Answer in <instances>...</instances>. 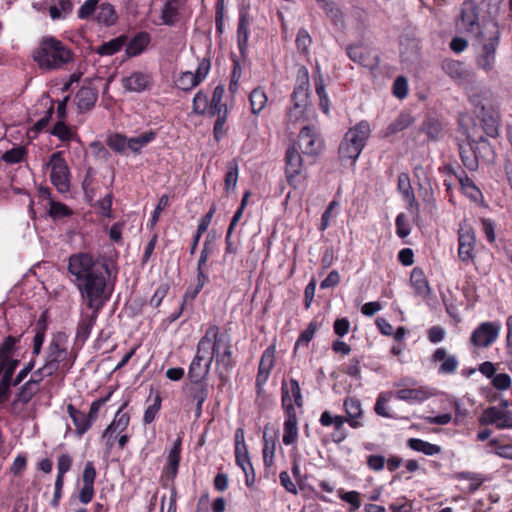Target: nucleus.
Masks as SVG:
<instances>
[{
	"mask_svg": "<svg viewBox=\"0 0 512 512\" xmlns=\"http://www.w3.org/2000/svg\"><path fill=\"white\" fill-rule=\"evenodd\" d=\"M458 25L475 37L480 46L477 65L486 72L494 68L496 49L500 42V29L495 21H480V8L476 0H465L462 4Z\"/></svg>",
	"mask_w": 512,
	"mask_h": 512,
	"instance_id": "1",
	"label": "nucleus"
},
{
	"mask_svg": "<svg viewBox=\"0 0 512 512\" xmlns=\"http://www.w3.org/2000/svg\"><path fill=\"white\" fill-rule=\"evenodd\" d=\"M97 264V260L86 252L74 253L68 259V271L75 277L74 283L82 298L88 307L95 308L101 304V297L107 296L106 278Z\"/></svg>",
	"mask_w": 512,
	"mask_h": 512,
	"instance_id": "2",
	"label": "nucleus"
},
{
	"mask_svg": "<svg viewBox=\"0 0 512 512\" xmlns=\"http://www.w3.org/2000/svg\"><path fill=\"white\" fill-rule=\"evenodd\" d=\"M475 107V114L479 124L475 123L479 133L484 136L497 138L499 136L500 116L497 108L493 106V96L490 90H483L470 97Z\"/></svg>",
	"mask_w": 512,
	"mask_h": 512,
	"instance_id": "3",
	"label": "nucleus"
},
{
	"mask_svg": "<svg viewBox=\"0 0 512 512\" xmlns=\"http://www.w3.org/2000/svg\"><path fill=\"white\" fill-rule=\"evenodd\" d=\"M33 59L41 69L55 70L71 62L73 53L56 38L45 37L33 52Z\"/></svg>",
	"mask_w": 512,
	"mask_h": 512,
	"instance_id": "4",
	"label": "nucleus"
},
{
	"mask_svg": "<svg viewBox=\"0 0 512 512\" xmlns=\"http://www.w3.org/2000/svg\"><path fill=\"white\" fill-rule=\"evenodd\" d=\"M210 340V353L216 365L228 373L235 366L231 339L227 333H220L219 327L211 325L207 328L205 335Z\"/></svg>",
	"mask_w": 512,
	"mask_h": 512,
	"instance_id": "5",
	"label": "nucleus"
},
{
	"mask_svg": "<svg viewBox=\"0 0 512 512\" xmlns=\"http://www.w3.org/2000/svg\"><path fill=\"white\" fill-rule=\"evenodd\" d=\"M293 107L287 112V119L289 122L295 123L300 120L309 104V77L308 70L302 67L299 70L297 84L291 95Z\"/></svg>",
	"mask_w": 512,
	"mask_h": 512,
	"instance_id": "6",
	"label": "nucleus"
},
{
	"mask_svg": "<svg viewBox=\"0 0 512 512\" xmlns=\"http://www.w3.org/2000/svg\"><path fill=\"white\" fill-rule=\"evenodd\" d=\"M209 353L210 340L208 336H203L197 344L196 355L188 369V378L191 382L204 381L208 376L213 362V356H209Z\"/></svg>",
	"mask_w": 512,
	"mask_h": 512,
	"instance_id": "7",
	"label": "nucleus"
},
{
	"mask_svg": "<svg viewBox=\"0 0 512 512\" xmlns=\"http://www.w3.org/2000/svg\"><path fill=\"white\" fill-rule=\"evenodd\" d=\"M51 168L50 180L60 193H66L70 189V170L67 162L63 158V152L57 151L50 156L49 163Z\"/></svg>",
	"mask_w": 512,
	"mask_h": 512,
	"instance_id": "8",
	"label": "nucleus"
},
{
	"mask_svg": "<svg viewBox=\"0 0 512 512\" xmlns=\"http://www.w3.org/2000/svg\"><path fill=\"white\" fill-rule=\"evenodd\" d=\"M463 133L469 145L473 146L479 159L493 162L495 159V151L491 143L486 139V136L479 133V129L476 124L472 127H466Z\"/></svg>",
	"mask_w": 512,
	"mask_h": 512,
	"instance_id": "9",
	"label": "nucleus"
},
{
	"mask_svg": "<svg viewBox=\"0 0 512 512\" xmlns=\"http://www.w3.org/2000/svg\"><path fill=\"white\" fill-rule=\"evenodd\" d=\"M500 330L501 324L499 322H482L472 332L470 342L475 347L487 348L496 341Z\"/></svg>",
	"mask_w": 512,
	"mask_h": 512,
	"instance_id": "10",
	"label": "nucleus"
},
{
	"mask_svg": "<svg viewBox=\"0 0 512 512\" xmlns=\"http://www.w3.org/2000/svg\"><path fill=\"white\" fill-rule=\"evenodd\" d=\"M476 236L471 226L460 224L458 230V256L461 261L470 263L474 259Z\"/></svg>",
	"mask_w": 512,
	"mask_h": 512,
	"instance_id": "11",
	"label": "nucleus"
},
{
	"mask_svg": "<svg viewBox=\"0 0 512 512\" xmlns=\"http://www.w3.org/2000/svg\"><path fill=\"white\" fill-rule=\"evenodd\" d=\"M281 402L284 411L296 412L294 404L300 408L303 406L301 389L296 379L291 378L289 381H282Z\"/></svg>",
	"mask_w": 512,
	"mask_h": 512,
	"instance_id": "12",
	"label": "nucleus"
},
{
	"mask_svg": "<svg viewBox=\"0 0 512 512\" xmlns=\"http://www.w3.org/2000/svg\"><path fill=\"white\" fill-rule=\"evenodd\" d=\"M413 384L414 381L408 378L396 382L395 386L399 389L395 393V397L409 403H421L431 396L424 387L410 388L409 386Z\"/></svg>",
	"mask_w": 512,
	"mask_h": 512,
	"instance_id": "13",
	"label": "nucleus"
},
{
	"mask_svg": "<svg viewBox=\"0 0 512 512\" xmlns=\"http://www.w3.org/2000/svg\"><path fill=\"white\" fill-rule=\"evenodd\" d=\"M250 17H249V8L247 6H242L239 9V20L237 26V46L240 52V55L243 59L247 57L248 53V41L250 35Z\"/></svg>",
	"mask_w": 512,
	"mask_h": 512,
	"instance_id": "14",
	"label": "nucleus"
},
{
	"mask_svg": "<svg viewBox=\"0 0 512 512\" xmlns=\"http://www.w3.org/2000/svg\"><path fill=\"white\" fill-rule=\"evenodd\" d=\"M275 350V346H269L262 353L256 376V388L258 394L262 392L264 385L269 379L271 370L274 367Z\"/></svg>",
	"mask_w": 512,
	"mask_h": 512,
	"instance_id": "15",
	"label": "nucleus"
},
{
	"mask_svg": "<svg viewBox=\"0 0 512 512\" xmlns=\"http://www.w3.org/2000/svg\"><path fill=\"white\" fill-rule=\"evenodd\" d=\"M299 147L306 155H317L322 148V139L316 129L304 126L299 133Z\"/></svg>",
	"mask_w": 512,
	"mask_h": 512,
	"instance_id": "16",
	"label": "nucleus"
},
{
	"mask_svg": "<svg viewBox=\"0 0 512 512\" xmlns=\"http://www.w3.org/2000/svg\"><path fill=\"white\" fill-rule=\"evenodd\" d=\"M286 162V179L289 185L294 188L298 185V177L302 168V157L295 146H289L285 155Z\"/></svg>",
	"mask_w": 512,
	"mask_h": 512,
	"instance_id": "17",
	"label": "nucleus"
},
{
	"mask_svg": "<svg viewBox=\"0 0 512 512\" xmlns=\"http://www.w3.org/2000/svg\"><path fill=\"white\" fill-rule=\"evenodd\" d=\"M482 423L495 425L498 429L512 428V411L492 406L484 410Z\"/></svg>",
	"mask_w": 512,
	"mask_h": 512,
	"instance_id": "18",
	"label": "nucleus"
},
{
	"mask_svg": "<svg viewBox=\"0 0 512 512\" xmlns=\"http://www.w3.org/2000/svg\"><path fill=\"white\" fill-rule=\"evenodd\" d=\"M121 82L125 90L140 93L151 88L153 78L149 73L134 71L129 76L122 78Z\"/></svg>",
	"mask_w": 512,
	"mask_h": 512,
	"instance_id": "19",
	"label": "nucleus"
},
{
	"mask_svg": "<svg viewBox=\"0 0 512 512\" xmlns=\"http://www.w3.org/2000/svg\"><path fill=\"white\" fill-rule=\"evenodd\" d=\"M108 296L101 297V304L98 308L89 307L92 309L91 314H82L81 318L78 322L77 331H76V339L77 341L85 342L91 333V330L96 322L99 311L104 306Z\"/></svg>",
	"mask_w": 512,
	"mask_h": 512,
	"instance_id": "20",
	"label": "nucleus"
},
{
	"mask_svg": "<svg viewBox=\"0 0 512 512\" xmlns=\"http://www.w3.org/2000/svg\"><path fill=\"white\" fill-rule=\"evenodd\" d=\"M370 132L371 129L369 123L367 121H360L348 130L344 139L362 151L366 145L367 139L369 138Z\"/></svg>",
	"mask_w": 512,
	"mask_h": 512,
	"instance_id": "21",
	"label": "nucleus"
},
{
	"mask_svg": "<svg viewBox=\"0 0 512 512\" xmlns=\"http://www.w3.org/2000/svg\"><path fill=\"white\" fill-rule=\"evenodd\" d=\"M19 365V360L12 359L3 369V376L0 381V404L6 402L10 396V387L13 386V374Z\"/></svg>",
	"mask_w": 512,
	"mask_h": 512,
	"instance_id": "22",
	"label": "nucleus"
},
{
	"mask_svg": "<svg viewBox=\"0 0 512 512\" xmlns=\"http://www.w3.org/2000/svg\"><path fill=\"white\" fill-rule=\"evenodd\" d=\"M458 150L463 166L469 171H477L479 168V158L473 146L469 145V140L458 143Z\"/></svg>",
	"mask_w": 512,
	"mask_h": 512,
	"instance_id": "23",
	"label": "nucleus"
},
{
	"mask_svg": "<svg viewBox=\"0 0 512 512\" xmlns=\"http://www.w3.org/2000/svg\"><path fill=\"white\" fill-rule=\"evenodd\" d=\"M432 360L442 362L438 369L439 374H453L458 367L457 358L454 355L448 356L445 348H438L434 352Z\"/></svg>",
	"mask_w": 512,
	"mask_h": 512,
	"instance_id": "24",
	"label": "nucleus"
},
{
	"mask_svg": "<svg viewBox=\"0 0 512 512\" xmlns=\"http://www.w3.org/2000/svg\"><path fill=\"white\" fill-rule=\"evenodd\" d=\"M189 393L191 399L196 402L195 416L198 418L201 416L203 403L209 395L208 386L204 381L191 382Z\"/></svg>",
	"mask_w": 512,
	"mask_h": 512,
	"instance_id": "25",
	"label": "nucleus"
},
{
	"mask_svg": "<svg viewBox=\"0 0 512 512\" xmlns=\"http://www.w3.org/2000/svg\"><path fill=\"white\" fill-rule=\"evenodd\" d=\"M344 410L348 416V423L353 428H359L362 426V423L357 419L362 416V408L361 403L357 398L347 397L344 401Z\"/></svg>",
	"mask_w": 512,
	"mask_h": 512,
	"instance_id": "26",
	"label": "nucleus"
},
{
	"mask_svg": "<svg viewBox=\"0 0 512 512\" xmlns=\"http://www.w3.org/2000/svg\"><path fill=\"white\" fill-rule=\"evenodd\" d=\"M98 94L94 88L82 87L76 94L75 101L80 111L92 109L97 101Z\"/></svg>",
	"mask_w": 512,
	"mask_h": 512,
	"instance_id": "27",
	"label": "nucleus"
},
{
	"mask_svg": "<svg viewBox=\"0 0 512 512\" xmlns=\"http://www.w3.org/2000/svg\"><path fill=\"white\" fill-rule=\"evenodd\" d=\"M286 419L284 422L283 443L292 445L298 438L297 416L296 412L285 411Z\"/></svg>",
	"mask_w": 512,
	"mask_h": 512,
	"instance_id": "28",
	"label": "nucleus"
},
{
	"mask_svg": "<svg viewBox=\"0 0 512 512\" xmlns=\"http://www.w3.org/2000/svg\"><path fill=\"white\" fill-rule=\"evenodd\" d=\"M410 282L416 295L424 298L428 297L431 292V288L422 269L416 267L412 270Z\"/></svg>",
	"mask_w": 512,
	"mask_h": 512,
	"instance_id": "29",
	"label": "nucleus"
},
{
	"mask_svg": "<svg viewBox=\"0 0 512 512\" xmlns=\"http://www.w3.org/2000/svg\"><path fill=\"white\" fill-rule=\"evenodd\" d=\"M67 413L73 421L77 435L82 436L90 429L91 423L89 418H87L86 414L78 410L74 405H67Z\"/></svg>",
	"mask_w": 512,
	"mask_h": 512,
	"instance_id": "30",
	"label": "nucleus"
},
{
	"mask_svg": "<svg viewBox=\"0 0 512 512\" xmlns=\"http://www.w3.org/2000/svg\"><path fill=\"white\" fill-rule=\"evenodd\" d=\"M151 37L147 32L137 33L126 45V54L134 57L141 54L150 43Z\"/></svg>",
	"mask_w": 512,
	"mask_h": 512,
	"instance_id": "31",
	"label": "nucleus"
},
{
	"mask_svg": "<svg viewBox=\"0 0 512 512\" xmlns=\"http://www.w3.org/2000/svg\"><path fill=\"white\" fill-rule=\"evenodd\" d=\"M442 70L454 81H462L466 78V68L463 62L445 59L442 62Z\"/></svg>",
	"mask_w": 512,
	"mask_h": 512,
	"instance_id": "32",
	"label": "nucleus"
},
{
	"mask_svg": "<svg viewBox=\"0 0 512 512\" xmlns=\"http://www.w3.org/2000/svg\"><path fill=\"white\" fill-rule=\"evenodd\" d=\"M64 335L59 333L53 337L49 346L46 358L66 363L67 350L63 346Z\"/></svg>",
	"mask_w": 512,
	"mask_h": 512,
	"instance_id": "33",
	"label": "nucleus"
},
{
	"mask_svg": "<svg viewBox=\"0 0 512 512\" xmlns=\"http://www.w3.org/2000/svg\"><path fill=\"white\" fill-rule=\"evenodd\" d=\"M236 464L242 469L245 474V483L248 487H251L255 482V472L253 465L250 461L249 452H240L235 454Z\"/></svg>",
	"mask_w": 512,
	"mask_h": 512,
	"instance_id": "34",
	"label": "nucleus"
},
{
	"mask_svg": "<svg viewBox=\"0 0 512 512\" xmlns=\"http://www.w3.org/2000/svg\"><path fill=\"white\" fill-rule=\"evenodd\" d=\"M225 88L223 85H217L214 88L212 98L209 101L208 107V115L214 117L216 114H221L223 109H225V113H228V108L225 103H222L224 96Z\"/></svg>",
	"mask_w": 512,
	"mask_h": 512,
	"instance_id": "35",
	"label": "nucleus"
},
{
	"mask_svg": "<svg viewBox=\"0 0 512 512\" xmlns=\"http://www.w3.org/2000/svg\"><path fill=\"white\" fill-rule=\"evenodd\" d=\"M414 122V118L407 112H401L397 118L390 123L385 129L384 135L386 137L395 135L407 129Z\"/></svg>",
	"mask_w": 512,
	"mask_h": 512,
	"instance_id": "36",
	"label": "nucleus"
},
{
	"mask_svg": "<svg viewBox=\"0 0 512 512\" xmlns=\"http://www.w3.org/2000/svg\"><path fill=\"white\" fill-rule=\"evenodd\" d=\"M180 452H181V440L178 439L173 447L170 449L168 454V461L165 467L166 474L172 479L176 477L178 473L180 463Z\"/></svg>",
	"mask_w": 512,
	"mask_h": 512,
	"instance_id": "37",
	"label": "nucleus"
},
{
	"mask_svg": "<svg viewBox=\"0 0 512 512\" xmlns=\"http://www.w3.org/2000/svg\"><path fill=\"white\" fill-rule=\"evenodd\" d=\"M40 391V387L35 385L34 381L25 382L18 390L13 405L21 403L22 405L28 404L32 398Z\"/></svg>",
	"mask_w": 512,
	"mask_h": 512,
	"instance_id": "38",
	"label": "nucleus"
},
{
	"mask_svg": "<svg viewBox=\"0 0 512 512\" xmlns=\"http://www.w3.org/2000/svg\"><path fill=\"white\" fill-rule=\"evenodd\" d=\"M447 169L455 175V177L458 179L462 189L469 194L471 197H476L480 194V190L475 185L473 180L467 175V173L459 169V171H455L452 167L448 166Z\"/></svg>",
	"mask_w": 512,
	"mask_h": 512,
	"instance_id": "39",
	"label": "nucleus"
},
{
	"mask_svg": "<svg viewBox=\"0 0 512 512\" xmlns=\"http://www.w3.org/2000/svg\"><path fill=\"white\" fill-rule=\"evenodd\" d=\"M156 138L155 131H146L136 137H128V149L133 153H140L141 149L146 147Z\"/></svg>",
	"mask_w": 512,
	"mask_h": 512,
	"instance_id": "40",
	"label": "nucleus"
},
{
	"mask_svg": "<svg viewBox=\"0 0 512 512\" xmlns=\"http://www.w3.org/2000/svg\"><path fill=\"white\" fill-rule=\"evenodd\" d=\"M407 445L412 450L417 451V452H422L423 454L428 455V456H433V455L439 454L441 452L440 446L426 442V441H424L422 439H418V438L409 439L407 442Z\"/></svg>",
	"mask_w": 512,
	"mask_h": 512,
	"instance_id": "41",
	"label": "nucleus"
},
{
	"mask_svg": "<svg viewBox=\"0 0 512 512\" xmlns=\"http://www.w3.org/2000/svg\"><path fill=\"white\" fill-rule=\"evenodd\" d=\"M122 408H123V407H121V408L117 411V413H116V415H115V417H114L113 421H112V422H111V424H110V425L105 429V431H104V436H107V435H109V434H111V433H115V432H117V433H121V432H123L124 430H126V428L128 427V425H129V421H130V416H129V414H128V413H123V412H122Z\"/></svg>",
	"mask_w": 512,
	"mask_h": 512,
	"instance_id": "42",
	"label": "nucleus"
},
{
	"mask_svg": "<svg viewBox=\"0 0 512 512\" xmlns=\"http://www.w3.org/2000/svg\"><path fill=\"white\" fill-rule=\"evenodd\" d=\"M96 20L105 26L113 25L117 20L113 5L110 3H101L97 9Z\"/></svg>",
	"mask_w": 512,
	"mask_h": 512,
	"instance_id": "43",
	"label": "nucleus"
},
{
	"mask_svg": "<svg viewBox=\"0 0 512 512\" xmlns=\"http://www.w3.org/2000/svg\"><path fill=\"white\" fill-rule=\"evenodd\" d=\"M126 43V37L125 36H119L117 38L111 39L108 42H104L100 46H98L95 51L97 54L101 56H108V55H114L118 51L121 50V48Z\"/></svg>",
	"mask_w": 512,
	"mask_h": 512,
	"instance_id": "44",
	"label": "nucleus"
},
{
	"mask_svg": "<svg viewBox=\"0 0 512 512\" xmlns=\"http://www.w3.org/2000/svg\"><path fill=\"white\" fill-rule=\"evenodd\" d=\"M239 168L235 159L227 164V172L224 179V188L227 193L235 191L238 181Z\"/></svg>",
	"mask_w": 512,
	"mask_h": 512,
	"instance_id": "45",
	"label": "nucleus"
},
{
	"mask_svg": "<svg viewBox=\"0 0 512 512\" xmlns=\"http://www.w3.org/2000/svg\"><path fill=\"white\" fill-rule=\"evenodd\" d=\"M391 396H392L391 392L379 394V396L377 397L375 406H374V411L377 415L385 417V418H392V419L397 418V415L395 413L391 412L388 407V402H389Z\"/></svg>",
	"mask_w": 512,
	"mask_h": 512,
	"instance_id": "46",
	"label": "nucleus"
},
{
	"mask_svg": "<svg viewBox=\"0 0 512 512\" xmlns=\"http://www.w3.org/2000/svg\"><path fill=\"white\" fill-rule=\"evenodd\" d=\"M421 130L431 141H437L442 136V124L438 119L427 118L423 123Z\"/></svg>",
	"mask_w": 512,
	"mask_h": 512,
	"instance_id": "47",
	"label": "nucleus"
},
{
	"mask_svg": "<svg viewBox=\"0 0 512 512\" xmlns=\"http://www.w3.org/2000/svg\"><path fill=\"white\" fill-rule=\"evenodd\" d=\"M178 16V1L169 0L166 1L161 13V24L172 26L175 24Z\"/></svg>",
	"mask_w": 512,
	"mask_h": 512,
	"instance_id": "48",
	"label": "nucleus"
},
{
	"mask_svg": "<svg viewBox=\"0 0 512 512\" xmlns=\"http://www.w3.org/2000/svg\"><path fill=\"white\" fill-rule=\"evenodd\" d=\"M35 336L33 338V355L37 356L40 354L42 345L45 340V332H46V321H45V315L42 314L40 319L37 321L35 326Z\"/></svg>",
	"mask_w": 512,
	"mask_h": 512,
	"instance_id": "49",
	"label": "nucleus"
},
{
	"mask_svg": "<svg viewBox=\"0 0 512 512\" xmlns=\"http://www.w3.org/2000/svg\"><path fill=\"white\" fill-rule=\"evenodd\" d=\"M249 100L251 103L252 113L257 115L264 109L268 98L263 89L255 88L250 93Z\"/></svg>",
	"mask_w": 512,
	"mask_h": 512,
	"instance_id": "50",
	"label": "nucleus"
},
{
	"mask_svg": "<svg viewBox=\"0 0 512 512\" xmlns=\"http://www.w3.org/2000/svg\"><path fill=\"white\" fill-rule=\"evenodd\" d=\"M454 477L457 480L470 481V484L467 489L469 493H473L476 490H478L484 482L483 476L481 474L474 473V472L462 471V472L456 473Z\"/></svg>",
	"mask_w": 512,
	"mask_h": 512,
	"instance_id": "51",
	"label": "nucleus"
},
{
	"mask_svg": "<svg viewBox=\"0 0 512 512\" xmlns=\"http://www.w3.org/2000/svg\"><path fill=\"white\" fill-rule=\"evenodd\" d=\"M318 6L323 9L332 22L338 23L342 19V12L333 0H316Z\"/></svg>",
	"mask_w": 512,
	"mask_h": 512,
	"instance_id": "52",
	"label": "nucleus"
},
{
	"mask_svg": "<svg viewBox=\"0 0 512 512\" xmlns=\"http://www.w3.org/2000/svg\"><path fill=\"white\" fill-rule=\"evenodd\" d=\"M338 152L341 160H350L352 163H355L362 151L343 139L339 146Z\"/></svg>",
	"mask_w": 512,
	"mask_h": 512,
	"instance_id": "53",
	"label": "nucleus"
},
{
	"mask_svg": "<svg viewBox=\"0 0 512 512\" xmlns=\"http://www.w3.org/2000/svg\"><path fill=\"white\" fill-rule=\"evenodd\" d=\"M209 99L207 94L202 91H198L192 101L193 112L198 115L208 114Z\"/></svg>",
	"mask_w": 512,
	"mask_h": 512,
	"instance_id": "54",
	"label": "nucleus"
},
{
	"mask_svg": "<svg viewBox=\"0 0 512 512\" xmlns=\"http://www.w3.org/2000/svg\"><path fill=\"white\" fill-rule=\"evenodd\" d=\"M349 58L360 65L368 66L365 48L362 45H351L347 48Z\"/></svg>",
	"mask_w": 512,
	"mask_h": 512,
	"instance_id": "55",
	"label": "nucleus"
},
{
	"mask_svg": "<svg viewBox=\"0 0 512 512\" xmlns=\"http://www.w3.org/2000/svg\"><path fill=\"white\" fill-rule=\"evenodd\" d=\"M51 134L58 137L61 141H70L76 138V134L63 121H58L54 125Z\"/></svg>",
	"mask_w": 512,
	"mask_h": 512,
	"instance_id": "56",
	"label": "nucleus"
},
{
	"mask_svg": "<svg viewBox=\"0 0 512 512\" xmlns=\"http://www.w3.org/2000/svg\"><path fill=\"white\" fill-rule=\"evenodd\" d=\"M73 363H63L56 360H51L46 358L45 363L41 367L46 377L54 375L60 368L65 371H68Z\"/></svg>",
	"mask_w": 512,
	"mask_h": 512,
	"instance_id": "57",
	"label": "nucleus"
},
{
	"mask_svg": "<svg viewBox=\"0 0 512 512\" xmlns=\"http://www.w3.org/2000/svg\"><path fill=\"white\" fill-rule=\"evenodd\" d=\"M73 363H63L56 360H51L46 358L45 363L41 367L46 377L54 375L60 368L65 371H68Z\"/></svg>",
	"mask_w": 512,
	"mask_h": 512,
	"instance_id": "58",
	"label": "nucleus"
},
{
	"mask_svg": "<svg viewBox=\"0 0 512 512\" xmlns=\"http://www.w3.org/2000/svg\"><path fill=\"white\" fill-rule=\"evenodd\" d=\"M25 154V148L23 146H17L6 151L2 155V160L8 164H17L23 160Z\"/></svg>",
	"mask_w": 512,
	"mask_h": 512,
	"instance_id": "59",
	"label": "nucleus"
},
{
	"mask_svg": "<svg viewBox=\"0 0 512 512\" xmlns=\"http://www.w3.org/2000/svg\"><path fill=\"white\" fill-rule=\"evenodd\" d=\"M176 84L180 89L184 91H190L200 83L196 80V77H194L192 72L186 71L181 73L176 81Z\"/></svg>",
	"mask_w": 512,
	"mask_h": 512,
	"instance_id": "60",
	"label": "nucleus"
},
{
	"mask_svg": "<svg viewBox=\"0 0 512 512\" xmlns=\"http://www.w3.org/2000/svg\"><path fill=\"white\" fill-rule=\"evenodd\" d=\"M72 211L60 202L50 200L49 202V215L54 219H60L71 215Z\"/></svg>",
	"mask_w": 512,
	"mask_h": 512,
	"instance_id": "61",
	"label": "nucleus"
},
{
	"mask_svg": "<svg viewBox=\"0 0 512 512\" xmlns=\"http://www.w3.org/2000/svg\"><path fill=\"white\" fill-rule=\"evenodd\" d=\"M161 402L162 398L157 393L154 398V402L151 405H149L144 412L143 421L145 424H150L155 420V417L161 408Z\"/></svg>",
	"mask_w": 512,
	"mask_h": 512,
	"instance_id": "62",
	"label": "nucleus"
},
{
	"mask_svg": "<svg viewBox=\"0 0 512 512\" xmlns=\"http://www.w3.org/2000/svg\"><path fill=\"white\" fill-rule=\"evenodd\" d=\"M296 46L299 52L306 54L312 43V38L305 28L299 29L296 36Z\"/></svg>",
	"mask_w": 512,
	"mask_h": 512,
	"instance_id": "63",
	"label": "nucleus"
},
{
	"mask_svg": "<svg viewBox=\"0 0 512 512\" xmlns=\"http://www.w3.org/2000/svg\"><path fill=\"white\" fill-rule=\"evenodd\" d=\"M108 146L118 153H124L128 149V137L115 134L109 138Z\"/></svg>",
	"mask_w": 512,
	"mask_h": 512,
	"instance_id": "64",
	"label": "nucleus"
}]
</instances>
